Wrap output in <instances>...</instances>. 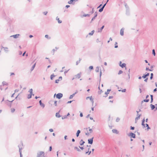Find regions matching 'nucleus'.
Segmentation results:
<instances>
[{"label": "nucleus", "mask_w": 157, "mask_h": 157, "mask_svg": "<svg viewBox=\"0 0 157 157\" xmlns=\"http://www.w3.org/2000/svg\"><path fill=\"white\" fill-rule=\"evenodd\" d=\"M81 132V131L80 130H78L77 132V133H76V136L77 137H78L79 136V134Z\"/></svg>", "instance_id": "obj_18"}, {"label": "nucleus", "mask_w": 157, "mask_h": 157, "mask_svg": "<svg viewBox=\"0 0 157 157\" xmlns=\"http://www.w3.org/2000/svg\"><path fill=\"white\" fill-rule=\"evenodd\" d=\"M36 157H45L44 151H40L37 153Z\"/></svg>", "instance_id": "obj_1"}, {"label": "nucleus", "mask_w": 157, "mask_h": 157, "mask_svg": "<svg viewBox=\"0 0 157 157\" xmlns=\"http://www.w3.org/2000/svg\"><path fill=\"white\" fill-rule=\"evenodd\" d=\"M91 151H87L86 152L85 154H87V153H88V155H90L91 154Z\"/></svg>", "instance_id": "obj_45"}, {"label": "nucleus", "mask_w": 157, "mask_h": 157, "mask_svg": "<svg viewBox=\"0 0 157 157\" xmlns=\"http://www.w3.org/2000/svg\"><path fill=\"white\" fill-rule=\"evenodd\" d=\"M121 61H120V66L122 68L125 67L126 66V64L125 63H123L121 64Z\"/></svg>", "instance_id": "obj_11"}, {"label": "nucleus", "mask_w": 157, "mask_h": 157, "mask_svg": "<svg viewBox=\"0 0 157 157\" xmlns=\"http://www.w3.org/2000/svg\"><path fill=\"white\" fill-rule=\"evenodd\" d=\"M101 74H102V73H101V69H100V81L101 77Z\"/></svg>", "instance_id": "obj_51"}, {"label": "nucleus", "mask_w": 157, "mask_h": 157, "mask_svg": "<svg viewBox=\"0 0 157 157\" xmlns=\"http://www.w3.org/2000/svg\"><path fill=\"white\" fill-rule=\"evenodd\" d=\"M89 98H90V100L91 102L93 104L94 103V101L93 100V99L92 98V96H91L90 97H87L86 98V100L88 99Z\"/></svg>", "instance_id": "obj_5"}, {"label": "nucleus", "mask_w": 157, "mask_h": 157, "mask_svg": "<svg viewBox=\"0 0 157 157\" xmlns=\"http://www.w3.org/2000/svg\"><path fill=\"white\" fill-rule=\"evenodd\" d=\"M36 65V63H35L32 67L31 70V71H32Z\"/></svg>", "instance_id": "obj_30"}, {"label": "nucleus", "mask_w": 157, "mask_h": 157, "mask_svg": "<svg viewBox=\"0 0 157 157\" xmlns=\"http://www.w3.org/2000/svg\"><path fill=\"white\" fill-rule=\"evenodd\" d=\"M126 14L127 15H129L130 14V12H129V9H126Z\"/></svg>", "instance_id": "obj_19"}, {"label": "nucleus", "mask_w": 157, "mask_h": 157, "mask_svg": "<svg viewBox=\"0 0 157 157\" xmlns=\"http://www.w3.org/2000/svg\"><path fill=\"white\" fill-rule=\"evenodd\" d=\"M83 114L82 113H81L80 114V116L81 117H83Z\"/></svg>", "instance_id": "obj_62"}, {"label": "nucleus", "mask_w": 157, "mask_h": 157, "mask_svg": "<svg viewBox=\"0 0 157 157\" xmlns=\"http://www.w3.org/2000/svg\"><path fill=\"white\" fill-rule=\"evenodd\" d=\"M128 136H130L131 138H136V135L132 132H130L129 133V135H128Z\"/></svg>", "instance_id": "obj_3"}, {"label": "nucleus", "mask_w": 157, "mask_h": 157, "mask_svg": "<svg viewBox=\"0 0 157 157\" xmlns=\"http://www.w3.org/2000/svg\"><path fill=\"white\" fill-rule=\"evenodd\" d=\"M94 32V30H92L90 33L88 34L90 35H92Z\"/></svg>", "instance_id": "obj_27"}, {"label": "nucleus", "mask_w": 157, "mask_h": 157, "mask_svg": "<svg viewBox=\"0 0 157 157\" xmlns=\"http://www.w3.org/2000/svg\"><path fill=\"white\" fill-rule=\"evenodd\" d=\"M118 91H121L122 92H125L126 91V89H123L122 90H119Z\"/></svg>", "instance_id": "obj_36"}, {"label": "nucleus", "mask_w": 157, "mask_h": 157, "mask_svg": "<svg viewBox=\"0 0 157 157\" xmlns=\"http://www.w3.org/2000/svg\"><path fill=\"white\" fill-rule=\"evenodd\" d=\"M49 131L51 132H53V130L52 128H51L49 129Z\"/></svg>", "instance_id": "obj_58"}, {"label": "nucleus", "mask_w": 157, "mask_h": 157, "mask_svg": "<svg viewBox=\"0 0 157 157\" xmlns=\"http://www.w3.org/2000/svg\"><path fill=\"white\" fill-rule=\"evenodd\" d=\"M81 58H79V60L77 61L76 62V65H77L78 64V63H80V61L81 60Z\"/></svg>", "instance_id": "obj_25"}, {"label": "nucleus", "mask_w": 157, "mask_h": 157, "mask_svg": "<svg viewBox=\"0 0 157 157\" xmlns=\"http://www.w3.org/2000/svg\"><path fill=\"white\" fill-rule=\"evenodd\" d=\"M145 121V120L144 118L142 120L141 124L143 126V128L145 127V124H144Z\"/></svg>", "instance_id": "obj_12"}, {"label": "nucleus", "mask_w": 157, "mask_h": 157, "mask_svg": "<svg viewBox=\"0 0 157 157\" xmlns=\"http://www.w3.org/2000/svg\"><path fill=\"white\" fill-rule=\"evenodd\" d=\"M149 101V99H144L143 101H142V103H143V102H144V101L147 102H148Z\"/></svg>", "instance_id": "obj_26"}, {"label": "nucleus", "mask_w": 157, "mask_h": 157, "mask_svg": "<svg viewBox=\"0 0 157 157\" xmlns=\"http://www.w3.org/2000/svg\"><path fill=\"white\" fill-rule=\"evenodd\" d=\"M104 25H103L100 28H98V32H101L102 31V29H104Z\"/></svg>", "instance_id": "obj_7"}, {"label": "nucleus", "mask_w": 157, "mask_h": 157, "mask_svg": "<svg viewBox=\"0 0 157 157\" xmlns=\"http://www.w3.org/2000/svg\"><path fill=\"white\" fill-rule=\"evenodd\" d=\"M112 131L113 133H116V134H118V131L115 129H113L112 130Z\"/></svg>", "instance_id": "obj_16"}, {"label": "nucleus", "mask_w": 157, "mask_h": 157, "mask_svg": "<svg viewBox=\"0 0 157 157\" xmlns=\"http://www.w3.org/2000/svg\"><path fill=\"white\" fill-rule=\"evenodd\" d=\"M94 12V8H93L92 11H91V12H90V13L91 14H92Z\"/></svg>", "instance_id": "obj_46"}, {"label": "nucleus", "mask_w": 157, "mask_h": 157, "mask_svg": "<svg viewBox=\"0 0 157 157\" xmlns=\"http://www.w3.org/2000/svg\"><path fill=\"white\" fill-rule=\"evenodd\" d=\"M95 71L97 72H98L99 71V67H96V69H95Z\"/></svg>", "instance_id": "obj_32"}, {"label": "nucleus", "mask_w": 157, "mask_h": 157, "mask_svg": "<svg viewBox=\"0 0 157 157\" xmlns=\"http://www.w3.org/2000/svg\"><path fill=\"white\" fill-rule=\"evenodd\" d=\"M68 101L67 102V104H69V103H71L72 101Z\"/></svg>", "instance_id": "obj_61"}, {"label": "nucleus", "mask_w": 157, "mask_h": 157, "mask_svg": "<svg viewBox=\"0 0 157 157\" xmlns=\"http://www.w3.org/2000/svg\"><path fill=\"white\" fill-rule=\"evenodd\" d=\"M124 29L123 28H122L121 30H120V34L121 36H123L124 35Z\"/></svg>", "instance_id": "obj_13"}, {"label": "nucleus", "mask_w": 157, "mask_h": 157, "mask_svg": "<svg viewBox=\"0 0 157 157\" xmlns=\"http://www.w3.org/2000/svg\"><path fill=\"white\" fill-rule=\"evenodd\" d=\"M48 13V12L47 11H44L43 12V14L44 15H46Z\"/></svg>", "instance_id": "obj_57"}, {"label": "nucleus", "mask_w": 157, "mask_h": 157, "mask_svg": "<svg viewBox=\"0 0 157 157\" xmlns=\"http://www.w3.org/2000/svg\"><path fill=\"white\" fill-rule=\"evenodd\" d=\"M85 141H83L82 140H81L79 142V144L80 145L82 146L85 143Z\"/></svg>", "instance_id": "obj_15"}, {"label": "nucleus", "mask_w": 157, "mask_h": 157, "mask_svg": "<svg viewBox=\"0 0 157 157\" xmlns=\"http://www.w3.org/2000/svg\"><path fill=\"white\" fill-rule=\"evenodd\" d=\"M2 84L3 85H7V83L6 82H2Z\"/></svg>", "instance_id": "obj_52"}, {"label": "nucleus", "mask_w": 157, "mask_h": 157, "mask_svg": "<svg viewBox=\"0 0 157 157\" xmlns=\"http://www.w3.org/2000/svg\"><path fill=\"white\" fill-rule=\"evenodd\" d=\"M153 74L152 73H151V76L150 78V79L151 80L153 78Z\"/></svg>", "instance_id": "obj_40"}, {"label": "nucleus", "mask_w": 157, "mask_h": 157, "mask_svg": "<svg viewBox=\"0 0 157 157\" xmlns=\"http://www.w3.org/2000/svg\"><path fill=\"white\" fill-rule=\"evenodd\" d=\"M104 8L103 7H101L100 9L99 10V12H101L103 10Z\"/></svg>", "instance_id": "obj_34"}, {"label": "nucleus", "mask_w": 157, "mask_h": 157, "mask_svg": "<svg viewBox=\"0 0 157 157\" xmlns=\"http://www.w3.org/2000/svg\"><path fill=\"white\" fill-rule=\"evenodd\" d=\"M55 76L54 74H52L50 76V78L51 80H52L53 78L55 77Z\"/></svg>", "instance_id": "obj_29"}, {"label": "nucleus", "mask_w": 157, "mask_h": 157, "mask_svg": "<svg viewBox=\"0 0 157 157\" xmlns=\"http://www.w3.org/2000/svg\"><path fill=\"white\" fill-rule=\"evenodd\" d=\"M59 80L58 79H56L55 80V83H59Z\"/></svg>", "instance_id": "obj_56"}, {"label": "nucleus", "mask_w": 157, "mask_h": 157, "mask_svg": "<svg viewBox=\"0 0 157 157\" xmlns=\"http://www.w3.org/2000/svg\"><path fill=\"white\" fill-rule=\"evenodd\" d=\"M150 106L152 110H153L155 108V105H152V104H150Z\"/></svg>", "instance_id": "obj_20"}, {"label": "nucleus", "mask_w": 157, "mask_h": 157, "mask_svg": "<svg viewBox=\"0 0 157 157\" xmlns=\"http://www.w3.org/2000/svg\"><path fill=\"white\" fill-rule=\"evenodd\" d=\"M147 80H148V78H145V79L144 80V81L145 82H147Z\"/></svg>", "instance_id": "obj_64"}, {"label": "nucleus", "mask_w": 157, "mask_h": 157, "mask_svg": "<svg viewBox=\"0 0 157 157\" xmlns=\"http://www.w3.org/2000/svg\"><path fill=\"white\" fill-rule=\"evenodd\" d=\"M153 69H149L148 67H147L146 68V71H153Z\"/></svg>", "instance_id": "obj_23"}, {"label": "nucleus", "mask_w": 157, "mask_h": 157, "mask_svg": "<svg viewBox=\"0 0 157 157\" xmlns=\"http://www.w3.org/2000/svg\"><path fill=\"white\" fill-rule=\"evenodd\" d=\"M118 47V45H117V42H115V46L114 48H117Z\"/></svg>", "instance_id": "obj_38"}, {"label": "nucleus", "mask_w": 157, "mask_h": 157, "mask_svg": "<svg viewBox=\"0 0 157 157\" xmlns=\"http://www.w3.org/2000/svg\"><path fill=\"white\" fill-rule=\"evenodd\" d=\"M39 104H40V106L41 107H42L43 108L44 107H45V105L44 104H43V103H42L41 100L39 101Z\"/></svg>", "instance_id": "obj_10"}, {"label": "nucleus", "mask_w": 157, "mask_h": 157, "mask_svg": "<svg viewBox=\"0 0 157 157\" xmlns=\"http://www.w3.org/2000/svg\"><path fill=\"white\" fill-rule=\"evenodd\" d=\"M32 94H30L28 95L27 98L28 99L31 98H32Z\"/></svg>", "instance_id": "obj_33"}, {"label": "nucleus", "mask_w": 157, "mask_h": 157, "mask_svg": "<svg viewBox=\"0 0 157 157\" xmlns=\"http://www.w3.org/2000/svg\"><path fill=\"white\" fill-rule=\"evenodd\" d=\"M152 54L154 56H155V49H153L152 50Z\"/></svg>", "instance_id": "obj_39"}, {"label": "nucleus", "mask_w": 157, "mask_h": 157, "mask_svg": "<svg viewBox=\"0 0 157 157\" xmlns=\"http://www.w3.org/2000/svg\"><path fill=\"white\" fill-rule=\"evenodd\" d=\"M20 35L19 34H16L15 35L11 36L10 37H13L14 38H18Z\"/></svg>", "instance_id": "obj_8"}, {"label": "nucleus", "mask_w": 157, "mask_h": 157, "mask_svg": "<svg viewBox=\"0 0 157 157\" xmlns=\"http://www.w3.org/2000/svg\"><path fill=\"white\" fill-rule=\"evenodd\" d=\"M57 101H55L54 104L55 106H57Z\"/></svg>", "instance_id": "obj_53"}, {"label": "nucleus", "mask_w": 157, "mask_h": 157, "mask_svg": "<svg viewBox=\"0 0 157 157\" xmlns=\"http://www.w3.org/2000/svg\"><path fill=\"white\" fill-rule=\"evenodd\" d=\"M98 15V13L96 11L94 13V17L92 19L91 22L92 21L94 20L95 18Z\"/></svg>", "instance_id": "obj_6"}, {"label": "nucleus", "mask_w": 157, "mask_h": 157, "mask_svg": "<svg viewBox=\"0 0 157 157\" xmlns=\"http://www.w3.org/2000/svg\"><path fill=\"white\" fill-rule=\"evenodd\" d=\"M20 146H21L20 145H18V147L19 148V151L20 152V153H21V150L22 149V148L21 147H20Z\"/></svg>", "instance_id": "obj_28"}, {"label": "nucleus", "mask_w": 157, "mask_h": 157, "mask_svg": "<svg viewBox=\"0 0 157 157\" xmlns=\"http://www.w3.org/2000/svg\"><path fill=\"white\" fill-rule=\"evenodd\" d=\"M15 111V109L14 108H12L11 109V112L12 113H13Z\"/></svg>", "instance_id": "obj_48"}, {"label": "nucleus", "mask_w": 157, "mask_h": 157, "mask_svg": "<svg viewBox=\"0 0 157 157\" xmlns=\"http://www.w3.org/2000/svg\"><path fill=\"white\" fill-rule=\"evenodd\" d=\"M94 137H92L91 138L89 139L88 140V143L89 144H92L93 143V140Z\"/></svg>", "instance_id": "obj_4"}, {"label": "nucleus", "mask_w": 157, "mask_h": 157, "mask_svg": "<svg viewBox=\"0 0 157 157\" xmlns=\"http://www.w3.org/2000/svg\"><path fill=\"white\" fill-rule=\"evenodd\" d=\"M33 89H31L29 90V92H30V94H32V93H33Z\"/></svg>", "instance_id": "obj_47"}, {"label": "nucleus", "mask_w": 157, "mask_h": 157, "mask_svg": "<svg viewBox=\"0 0 157 157\" xmlns=\"http://www.w3.org/2000/svg\"><path fill=\"white\" fill-rule=\"evenodd\" d=\"M62 76H60V77H59L58 79L59 80H62Z\"/></svg>", "instance_id": "obj_59"}, {"label": "nucleus", "mask_w": 157, "mask_h": 157, "mask_svg": "<svg viewBox=\"0 0 157 157\" xmlns=\"http://www.w3.org/2000/svg\"><path fill=\"white\" fill-rule=\"evenodd\" d=\"M135 129V127H132L131 126L130 127V129L132 130H133Z\"/></svg>", "instance_id": "obj_54"}, {"label": "nucleus", "mask_w": 157, "mask_h": 157, "mask_svg": "<svg viewBox=\"0 0 157 157\" xmlns=\"http://www.w3.org/2000/svg\"><path fill=\"white\" fill-rule=\"evenodd\" d=\"M90 16V14H85L83 15V16L84 17H87V16L89 17Z\"/></svg>", "instance_id": "obj_41"}, {"label": "nucleus", "mask_w": 157, "mask_h": 157, "mask_svg": "<svg viewBox=\"0 0 157 157\" xmlns=\"http://www.w3.org/2000/svg\"><path fill=\"white\" fill-rule=\"evenodd\" d=\"M141 115H139V116L135 118V121H137L138 120L140 119V118Z\"/></svg>", "instance_id": "obj_31"}, {"label": "nucleus", "mask_w": 157, "mask_h": 157, "mask_svg": "<svg viewBox=\"0 0 157 157\" xmlns=\"http://www.w3.org/2000/svg\"><path fill=\"white\" fill-rule=\"evenodd\" d=\"M120 118H119V117H117V118H116V121L117 122H118V121H120Z\"/></svg>", "instance_id": "obj_49"}, {"label": "nucleus", "mask_w": 157, "mask_h": 157, "mask_svg": "<svg viewBox=\"0 0 157 157\" xmlns=\"http://www.w3.org/2000/svg\"><path fill=\"white\" fill-rule=\"evenodd\" d=\"M79 147L80 148V149L82 150H83L84 149L83 147H80L79 146Z\"/></svg>", "instance_id": "obj_63"}, {"label": "nucleus", "mask_w": 157, "mask_h": 157, "mask_svg": "<svg viewBox=\"0 0 157 157\" xmlns=\"http://www.w3.org/2000/svg\"><path fill=\"white\" fill-rule=\"evenodd\" d=\"M124 6H125V7L126 8V10L129 9V8L128 6V5H127V4L125 3V5Z\"/></svg>", "instance_id": "obj_44"}, {"label": "nucleus", "mask_w": 157, "mask_h": 157, "mask_svg": "<svg viewBox=\"0 0 157 157\" xmlns=\"http://www.w3.org/2000/svg\"><path fill=\"white\" fill-rule=\"evenodd\" d=\"M52 147L51 146H50V147H49V151H51L52 150Z\"/></svg>", "instance_id": "obj_60"}, {"label": "nucleus", "mask_w": 157, "mask_h": 157, "mask_svg": "<svg viewBox=\"0 0 157 157\" xmlns=\"http://www.w3.org/2000/svg\"><path fill=\"white\" fill-rule=\"evenodd\" d=\"M93 69H94L93 67V66H90L89 67V69L90 70H93Z\"/></svg>", "instance_id": "obj_42"}, {"label": "nucleus", "mask_w": 157, "mask_h": 157, "mask_svg": "<svg viewBox=\"0 0 157 157\" xmlns=\"http://www.w3.org/2000/svg\"><path fill=\"white\" fill-rule=\"evenodd\" d=\"M76 78H79L81 77L80 74L78 73L75 75Z\"/></svg>", "instance_id": "obj_22"}, {"label": "nucleus", "mask_w": 157, "mask_h": 157, "mask_svg": "<svg viewBox=\"0 0 157 157\" xmlns=\"http://www.w3.org/2000/svg\"><path fill=\"white\" fill-rule=\"evenodd\" d=\"M74 149L75 150H76L80 152L81 151V150L78 147H74Z\"/></svg>", "instance_id": "obj_24"}, {"label": "nucleus", "mask_w": 157, "mask_h": 157, "mask_svg": "<svg viewBox=\"0 0 157 157\" xmlns=\"http://www.w3.org/2000/svg\"><path fill=\"white\" fill-rule=\"evenodd\" d=\"M56 98H58L59 99H60L63 96V94H62L61 93H59L57 94L56 95Z\"/></svg>", "instance_id": "obj_2"}, {"label": "nucleus", "mask_w": 157, "mask_h": 157, "mask_svg": "<svg viewBox=\"0 0 157 157\" xmlns=\"http://www.w3.org/2000/svg\"><path fill=\"white\" fill-rule=\"evenodd\" d=\"M67 118V117L66 115H64V116H63L62 117V119L63 120L64 119H65Z\"/></svg>", "instance_id": "obj_43"}, {"label": "nucleus", "mask_w": 157, "mask_h": 157, "mask_svg": "<svg viewBox=\"0 0 157 157\" xmlns=\"http://www.w3.org/2000/svg\"><path fill=\"white\" fill-rule=\"evenodd\" d=\"M111 90L110 89H108L107 90V92H105V94H106V95L104 96L105 97H106L107 96V95L108 94H109V92L111 91Z\"/></svg>", "instance_id": "obj_9"}, {"label": "nucleus", "mask_w": 157, "mask_h": 157, "mask_svg": "<svg viewBox=\"0 0 157 157\" xmlns=\"http://www.w3.org/2000/svg\"><path fill=\"white\" fill-rule=\"evenodd\" d=\"M123 73V71L121 70H120L118 72V74L120 75Z\"/></svg>", "instance_id": "obj_50"}, {"label": "nucleus", "mask_w": 157, "mask_h": 157, "mask_svg": "<svg viewBox=\"0 0 157 157\" xmlns=\"http://www.w3.org/2000/svg\"><path fill=\"white\" fill-rule=\"evenodd\" d=\"M149 75V73H147L146 74H144L143 76H142V78H146V77L148 76Z\"/></svg>", "instance_id": "obj_14"}, {"label": "nucleus", "mask_w": 157, "mask_h": 157, "mask_svg": "<svg viewBox=\"0 0 157 157\" xmlns=\"http://www.w3.org/2000/svg\"><path fill=\"white\" fill-rule=\"evenodd\" d=\"M75 94H72L69 97V99H71L72 98L75 96Z\"/></svg>", "instance_id": "obj_35"}, {"label": "nucleus", "mask_w": 157, "mask_h": 157, "mask_svg": "<svg viewBox=\"0 0 157 157\" xmlns=\"http://www.w3.org/2000/svg\"><path fill=\"white\" fill-rule=\"evenodd\" d=\"M56 51V50H55V49H52V52H53V55L54 54L55 52V51Z\"/></svg>", "instance_id": "obj_55"}, {"label": "nucleus", "mask_w": 157, "mask_h": 157, "mask_svg": "<svg viewBox=\"0 0 157 157\" xmlns=\"http://www.w3.org/2000/svg\"><path fill=\"white\" fill-rule=\"evenodd\" d=\"M56 19L58 21L59 23H62V21L59 20V18H58V17H56Z\"/></svg>", "instance_id": "obj_21"}, {"label": "nucleus", "mask_w": 157, "mask_h": 157, "mask_svg": "<svg viewBox=\"0 0 157 157\" xmlns=\"http://www.w3.org/2000/svg\"><path fill=\"white\" fill-rule=\"evenodd\" d=\"M45 37L46 38H47L48 39H51V37H49L48 35H46L45 36Z\"/></svg>", "instance_id": "obj_37"}, {"label": "nucleus", "mask_w": 157, "mask_h": 157, "mask_svg": "<svg viewBox=\"0 0 157 157\" xmlns=\"http://www.w3.org/2000/svg\"><path fill=\"white\" fill-rule=\"evenodd\" d=\"M56 116L57 117L59 118L61 117V116L59 114V112H58L56 113Z\"/></svg>", "instance_id": "obj_17"}]
</instances>
